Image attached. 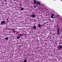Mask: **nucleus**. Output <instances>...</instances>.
I'll use <instances>...</instances> for the list:
<instances>
[{
  "label": "nucleus",
  "instance_id": "nucleus-1",
  "mask_svg": "<svg viewBox=\"0 0 62 62\" xmlns=\"http://www.w3.org/2000/svg\"><path fill=\"white\" fill-rule=\"evenodd\" d=\"M5 21H3L1 22V25H4V24H5Z\"/></svg>",
  "mask_w": 62,
  "mask_h": 62
},
{
  "label": "nucleus",
  "instance_id": "nucleus-2",
  "mask_svg": "<svg viewBox=\"0 0 62 62\" xmlns=\"http://www.w3.org/2000/svg\"><path fill=\"white\" fill-rule=\"evenodd\" d=\"M60 30V29L58 28V31H57V32H58V35H60V34H59V31Z\"/></svg>",
  "mask_w": 62,
  "mask_h": 62
},
{
  "label": "nucleus",
  "instance_id": "nucleus-3",
  "mask_svg": "<svg viewBox=\"0 0 62 62\" xmlns=\"http://www.w3.org/2000/svg\"><path fill=\"white\" fill-rule=\"evenodd\" d=\"M31 17H32V18H35V17H36V16L35 15H31Z\"/></svg>",
  "mask_w": 62,
  "mask_h": 62
},
{
  "label": "nucleus",
  "instance_id": "nucleus-4",
  "mask_svg": "<svg viewBox=\"0 0 62 62\" xmlns=\"http://www.w3.org/2000/svg\"><path fill=\"white\" fill-rule=\"evenodd\" d=\"M37 4L39 6H40V2L39 1H38Z\"/></svg>",
  "mask_w": 62,
  "mask_h": 62
},
{
  "label": "nucleus",
  "instance_id": "nucleus-5",
  "mask_svg": "<svg viewBox=\"0 0 62 62\" xmlns=\"http://www.w3.org/2000/svg\"><path fill=\"white\" fill-rule=\"evenodd\" d=\"M59 47L60 49H62V46L61 45H60L59 46Z\"/></svg>",
  "mask_w": 62,
  "mask_h": 62
},
{
  "label": "nucleus",
  "instance_id": "nucleus-6",
  "mask_svg": "<svg viewBox=\"0 0 62 62\" xmlns=\"http://www.w3.org/2000/svg\"><path fill=\"white\" fill-rule=\"evenodd\" d=\"M34 2L35 3V4H36V3H37V1L36 0H34Z\"/></svg>",
  "mask_w": 62,
  "mask_h": 62
},
{
  "label": "nucleus",
  "instance_id": "nucleus-7",
  "mask_svg": "<svg viewBox=\"0 0 62 62\" xmlns=\"http://www.w3.org/2000/svg\"><path fill=\"white\" fill-rule=\"evenodd\" d=\"M21 36L20 37V36H17V39H20V37H21Z\"/></svg>",
  "mask_w": 62,
  "mask_h": 62
},
{
  "label": "nucleus",
  "instance_id": "nucleus-8",
  "mask_svg": "<svg viewBox=\"0 0 62 62\" xmlns=\"http://www.w3.org/2000/svg\"><path fill=\"white\" fill-rule=\"evenodd\" d=\"M8 37H6L5 38V39H6V40H8Z\"/></svg>",
  "mask_w": 62,
  "mask_h": 62
},
{
  "label": "nucleus",
  "instance_id": "nucleus-9",
  "mask_svg": "<svg viewBox=\"0 0 62 62\" xmlns=\"http://www.w3.org/2000/svg\"><path fill=\"white\" fill-rule=\"evenodd\" d=\"M33 28L34 29H36V27L35 26H34Z\"/></svg>",
  "mask_w": 62,
  "mask_h": 62
},
{
  "label": "nucleus",
  "instance_id": "nucleus-10",
  "mask_svg": "<svg viewBox=\"0 0 62 62\" xmlns=\"http://www.w3.org/2000/svg\"><path fill=\"white\" fill-rule=\"evenodd\" d=\"M38 26L39 27H40L41 26V25H40V24H39V25H38Z\"/></svg>",
  "mask_w": 62,
  "mask_h": 62
},
{
  "label": "nucleus",
  "instance_id": "nucleus-11",
  "mask_svg": "<svg viewBox=\"0 0 62 62\" xmlns=\"http://www.w3.org/2000/svg\"><path fill=\"white\" fill-rule=\"evenodd\" d=\"M21 9L22 10H23V9H24V8H21Z\"/></svg>",
  "mask_w": 62,
  "mask_h": 62
},
{
  "label": "nucleus",
  "instance_id": "nucleus-12",
  "mask_svg": "<svg viewBox=\"0 0 62 62\" xmlns=\"http://www.w3.org/2000/svg\"><path fill=\"white\" fill-rule=\"evenodd\" d=\"M12 30L13 31H15V29H14V28L12 29Z\"/></svg>",
  "mask_w": 62,
  "mask_h": 62
},
{
  "label": "nucleus",
  "instance_id": "nucleus-13",
  "mask_svg": "<svg viewBox=\"0 0 62 62\" xmlns=\"http://www.w3.org/2000/svg\"><path fill=\"white\" fill-rule=\"evenodd\" d=\"M26 61H27L26 59H25L24 60V62H26Z\"/></svg>",
  "mask_w": 62,
  "mask_h": 62
},
{
  "label": "nucleus",
  "instance_id": "nucleus-14",
  "mask_svg": "<svg viewBox=\"0 0 62 62\" xmlns=\"http://www.w3.org/2000/svg\"><path fill=\"white\" fill-rule=\"evenodd\" d=\"M23 34H19V36H20V37H21V36H23Z\"/></svg>",
  "mask_w": 62,
  "mask_h": 62
},
{
  "label": "nucleus",
  "instance_id": "nucleus-15",
  "mask_svg": "<svg viewBox=\"0 0 62 62\" xmlns=\"http://www.w3.org/2000/svg\"><path fill=\"white\" fill-rule=\"evenodd\" d=\"M51 15L52 16H54V14H51Z\"/></svg>",
  "mask_w": 62,
  "mask_h": 62
},
{
  "label": "nucleus",
  "instance_id": "nucleus-16",
  "mask_svg": "<svg viewBox=\"0 0 62 62\" xmlns=\"http://www.w3.org/2000/svg\"><path fill=\"white\" fill-rule=\"evenodd\" d=\"M34 8H37V6L35 5H34L33 6Z\"/></svg>",
  "mask_w": 62,
  "mask_h": 62
},
{
  "label": "nucleus",
  "instance_id": "nucleus-17",
  "mask_svg": "<svg viewBox=\"0 0 62 62\" xmlns=\"http://www.w3.org/2000/svg\"><path fill=\"white\" fill-rule=\"evenodd\" d=\"M51 18H52L53 19V18H54V17L52 16H51Z\"/></svg>",
  "mask_w": 62,
  "mask_h": 62
},
{
  "label": "nucleus",
  "instance_id": "nucleus-18",
  "mask_svg": "<svg viewBox=\"0 0 62 62\" xmlns=\"http://www.w3.org/2000/svg\"><path fill=\"white\" fill-rule=\"evenodd\" d=\"M33 5H35V3H33Z\"/></svg>",
  "mask_w": 62,
  "mask_h": 62
},
{
  "label": "nucleus",
  "instance_id": "nucleus-19",
  "mask_svg": "<svg viewBox=\"0 0 62 62\" xmlns=\"http://www.w3.org/2000/svg\"><path fill=\"white\" fill-rule=\"evenodd\" d=\"M53 35H54H54H55V34L54 33L53 34Z\"/></svg>",
  "mask_w": 62,
  "mask_h": 62
},
{
  "label": "nucleus",
  "instance_id": "nucleus-20",
  "mask_svg": "<svg viewBox=\"0 0 62 62\" xmlns=\"http://www.w3.org/2000/svg\"><path fill=\"white\" fill-rule=\"evenodd\" d=\"M4 1H7V0H3Z\"/></svg>",
  "mask_w": 62,
  "mask_h": 62
},
{
  "label": "nucleus",
  "instance_id": "nucleus-21",
  "mask_svg": "<svg viewBox=\"0 0 62 62\" xmlns=\"http://www.w3.org/2000/svg\"><path fill=\"white\" fill-rule=\"evenodd\" d=\"M47 11H48H48H49L48 10H47Z\"/></svg>",
  "mask_w": 62,
  "mask_h": 62
}]
</instances>
